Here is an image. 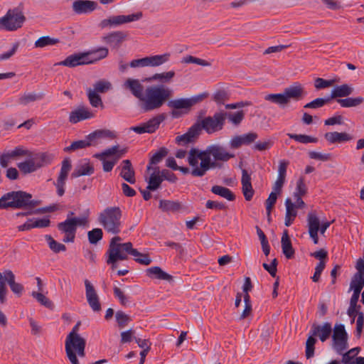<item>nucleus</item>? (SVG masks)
I'll use <instances>...</instances> for the list:
<instances>
[{
  "label": "nucleus",
  "mask_w": 364,
  "mask_h": 364,
  "mask_svg": "<svg viewBox=\"0 0 364 364\" xmlns=\"http://www.w3.org/2000/svg\"><path fill=\"white\" fill-rule=\"evenodd\" d=\"M123 86L139 100V103L141 102L144 96V86L138 79L128 78L124 82Z\"/></svg>",
  "instance_id": "nucleus-17"
},
{
  "label": "nucleus",
  "mask_w": 364,
  "mask_h": 364,
  "mask_svg": "<svg viewBox=\"0 0 364 364\" xmlns=\"http://www.w3.org/2000/svg\"><path fill=\"white\" fill-rule=\"evenodd\" d=\"M71 218H67L65 221L58 224V230L65 234L63 242H73L75 241L77 228Z\"/></svg>",
  "instance_id": "nucleus-14"
},
{
  "label": "nucleus",
  "mask_w": 364,
  "mask_h": 364,
  "mask_svg": "<svg viewBox=\"0 0 364 364\" xmlns=\"http://www.w3.org/2000/svg\"><path fill=\"white\" fill-rule=\"evenodd\" d=\"M175 76L174 71H168L162 73H156L150 78V80H159L163 82H168Z\"/></svg>",
  "instance_id": "nucleus-56"
},
{
  "label": "nucleus",
  "mask_w": 364,
  "mask_h": 364,
  "mask_svg": "<svg viewBox=\"0 0 364 364\" xmlns=\"http://www.w3.org/2000/svg\"><path fill=\"white\" fill-rule=\"evenodd\" d=\"M93 87L94 90L92 91L97 93H105L112 88V84L109 81L102 80L96 82Z\"/></svg>",
  "instance_id": "nucleus-55"
},
{
  "label": "nucleus",
  "mask_w": 364,
  "mask_h": 364,
  "mask_svg": "<svg viewBox=\"0 0 364 364\" xmlns=\"http://www.w3.org/2000/svg\"><path fill=\"white\" fill-rule=\"evenodd\" d=\"M307 225L309 232H318L320 220L315 212H311L308 213Z\"/></svg>",
  "instance_id": "nucleus-40"
},
{
  "label": "nucleus",
  "mask_w": 364,
  "mask_h": 364,
  "mask_svg": "<svg viewBox=\"0 0 364 364\" xmlns=\"http://www.w3.org/2000/svg\"><path fill=\"white\" fill-rule=\"evenodd\" d=\"M208 93L203 92L190 98H178L168 100L167 106L171 109L170 114L172 118L178 119L187 113L195 105L202 102L208 97Z\"/></svg>",
  "instance_id": "nucleus-7"
},
{
  "label": "nucleus",
  "mask_w": 364,
  "mask_h": 364,
  "mask_svg": "<svg viewBox=\"0 0 364 364\" xmlns=\"http://www.w3.org/2000/svg\"><path fill=\"white\" fill-rule=\"evenodd\" d=\"M127 152V148H123L119 149V145H114L110 148H108L101 153L95 154V157L98 159H104L106 157L114 156V159L118 161Z\"/></svg>",
  "instance_id": "nucleus-23"
},
{
  "label": "nucleus",
  "mask_w": 364,
  "mask_h": 364,
  "mask_svg": "<svg viewBox=\"0 0 364 364\" xmlns=\"http://www.w3.org/2000/svg\"><path fill=\"white\" fill-rule=\"evenodd\" d=\"M94 173V167L88 163L82 164L75 168L72 173V178H77L82 176H90Z\"/></svg>",
  "instance_id": "nucleus-36"
},
{
  "label": "nucleus",
  "mask_w": 364,
  "mask_h": 364,
  "mask_svg": "<svg viewBox=\"0 0 364 364\" xmlns=\"http://www.w3.org/2000/svg\"><path fill=\"white\" fill-rule=\"evenodd\" d=\"M173 91L163 85L148 86L139 105L144 112L160 109L172 97Z\"/></svg>",
  "instance_id": "nucleus-2"
},
{
  "label": "nucleus",
  "mask_w": 364,
  "mask_h": 364,
  "mask_svg": "<svg viewBox=\"0 0 364 364\" xmlns=\"http://www.w3.org/2000/svg\"><path fill=\"white\" fill-rule=\"evenodd\" d=\"M45 237L50 249L53 252L59 253L60 252H65L66 250V247L65 245L57 242L50 235H47Z\"/></svg>",
  "instance_id": "nucleus-46"
},
{
  "label": "nucleus",
  "mask_w": 364,
  "mask_h": 364,
  "mask_svg": "<svg viewBox=\"0 0 364 364\" xmlns=\"http://www.w3.org/2000/svg\"><path fill=\"white\" fill-rule=\"evenodd\" d=\"M166 116L165 113H161L153 117L147 122H144L146 130V133H154L159 128L161 123L166 119Z\"/></svg>",
  "instance_id": "nucleus-27"
},
{
  "label": "nucleus",
  "mask_w": 364,
  "mask_h": 364,
  "mask_svg": "<svg viewBox=\"0 0 364 364\" xmlns=\"http://www.w3.org/2000/svg\"><path fill=\"white\" fill-rule=\"evenodd\" d=\"M168 154V150L165 147H161L156 152L150 159L149 165L147 166V169L151 168V165L157 164L162 161V159Z\"/></svg>",
  "instance_id": "nucleus-49"
},
{
  "label": "nucleus",
  "mask_w": 364,
  "mask_h": 364,
  "mask_svg": "<svg viewBox=\"0 0 364 364\" xmlns=\"http://www.w3.org/2000/svg\"><path fill=\"white\" fill-rule=\"evenodd\" d=\"M242 191L246 200L250 201L253 196L255 191L251 183V175L246 169H242Z\"/></svg>",
  "instance_id": "nucleus-19"
},
{
  "label": "nucleus",
  "mask_w": 364,
  "mask_h": 364,
  "mask_svg": "<svg viewBox=\"0 0 364 364\" xmlns=\"http://www.w3.org/2000/svg\"><path fill=\"white\" fill-rule=\"evenodd\" d=\"M180 208L181 205L178 202L168 200H161L159 201V208H161L163 211L176 212Z\"/></svg>",
  "instance_id": "nucleus-41"
},
{
  "label": "nucleus",
  "mask_w": 364,
  "mask_h": 364,
  "mask_svg": "<svg viewBox=\"0 0 364 364\" xmlns=\"http://www.w3.org/2000/svg\"><path fill=\"white\" fill-rule=\"evenodd\" d=\"M44 97V93H34V92H28L24 93L21 97L18 99V102L21 105H26L30 102H35L37 100H41Z\"/></svg>",
  "instance_id": "nucleus-38"
},
{
  "label": "nucleus",
  "mask_w": 364,
  "mask_h": 364,
  "mask_svg": "<svg viewBox=\"0 0 364 364\" xmlns=\"http://www.w3.org/2000/svg\"><path fill=\"white\" fill-rule=\"evenodd\" d=\"M122 211L119 207H107L97 217L99 224L110 235H117L121 232Z\"/></svg>",
  "instance_id": "nucleus-5"
},
{
  "label": "nucleus",
  "mask_w": 364,
  "mask_h": 364,
  "mask_svg": "<svg viewBox=\"0 0 364 364\" xmlns=\"http://www.w3.org/2000/svg\"><path fill=\"white\" fill-rule=\"evenodd\" d=\"M229 98L230 94L225 90H218L213 96L214 101L218 104H224Z\"/></svg>",
  "instance_id": "nucleus-64"
},
{
  "label": "nucleus",
  "mask_w": 364,
  "mask_h": 364,
  "mask_svg": "<svg viewBox=\"0 0 364 364\" xmlns=\"http://www.w3.org/2000/svg\"><path fill=\"white\" fill-rule=\"evenodd\" d=\"M75 342L70 343L71 348L77 352V354L80 357L85 356V340L78 339Z\"/></svg>",
  "instance_id": "nucleus-62"
},
{
  "label": "nucleus",
  "mask_w": 364,
  "mask_h": 364,
  "mask_svg": "<svg viewBox=\"0 0 364 364\" xmlns=\"http://www.w3.org/2000/svg\"><path fill=\"white\" fill-rule=\"evenodd\" d=\"M119 176L131 184H134L136 182L135 171L130 160L126 159L122 161Z\"/></svg>",
  "instance_id": "nucleus-25"
},
{
  "label": "nucleus",
  "mask_w": 364,
  "mask_h": 364,
  "mask_svg": "<svg viewBox=\"0 0 364 364\" xmlns=\"http://www.w3.org/2000/svg\"><path fill=\"white\" fill-rule=\"evenodd\" d=\"M87 64H89V61H87V54L85 53H82L70 55L68 56L64 60L60 61L55 65L74 68L78 65Z\"/></svg>",
  "instance_id": "nucleus-18"
},
{
  "label": "nucleus",
  "mask_w": 364,
  "mask_h": 364,
  "mask_svg": "<svg viewBox=\"0 0 364 364\" xmlns=\"http://www.w3.org/2000/svg\"><path fill=\"white\" fill-rule=\"evenodd\" d=\"M330 100H331L330 97H327V98L318 97V98H316V99L314 100L313 101L306 104L304 107L306 108V109H318V108H320V107H322L323 106H324L326 104L329 102Z\"/></svg>",
  "instance_id": "nucleus-57"
},
{
  "label": "nucleus",
  "mask_w": 364,
  "mask_h": 364,
  "mask_svg": "<svg viewBox=\"0 0 364 364\" xmlns=\"http://www.w3.org/2000/svg\"><path fill=\"white\" fill-rule=\"evenodd\" d=\"M84 283L85 287V296L90 307L95 312L100 311L102 309L101 304L94 286L88 279H85Z\"/></svg>",
  "instance_id": "nucleus-13"
},
{
  "label": "nucleus",
  "mask_w": 364,
  "mask_h": 364,
  "mask_svg": "<svg viewBox=\"0 0 364 364\" xmlns=\"http://www.w3.org/2000/svg\"><path fill=\"white\" fill-rule=\"evenodd\" d=\"M32 296L35 298L41 305L51 309L53 306L52 301L41 292L33 291Z\"/></svg>",
  "instance_id": "nucleus-61"
},
{
  "label": "nucleus",
  "mask_w": 364,
  "mask_h": 364,
  "mask_svg": "<svg viewBox=\"0 0 364 364\" xmlns=\"http://www.w3.org/2000/svg\"><path fill=\"white\" fill-rule=\"evenodd\" d=\"M211 192L227 199L229 201H233L235 200V194L226 187L215 185L211 188Z\"/></svg>",
  "instance_id": "nucleus-34"
},
{
  "label": "nucleus",
  "mask_w": 364,
  "mask_h": 364,
  "mask_svg": "<svg viewBox=\"0 0 364 364\" xmlns=\"http://www.w3.org/2000/svg\"><path fill=\"white\" fill-rule=\"evenodd\" d=\"M331 333V324L328 322H326L323 325L314 323L311 326L309 334L314 338L318 336L321 342H325L330 337Z\"/></svg>",
  "instance_id": "nucleus-16"
},
{
  "label": "nucleus",
  "mask_w": 364,
  "mask_h": 364,
  "mask_svg": "<svg viewBox=\"0 0 364 364\" xmlns=\"http://www.w3.org/2000/svg\"><path fill=\"white\" fill-rule=\"evenodd\" d=\"M149 277L154 276L156 279L170 281L172 276L164 272L159 267H152L146 269Z\"/></svg>",
  "instance_id": "nucleus-37"
},
{
  "label": "nucleus",
  "mask_w": 364,
  "mask_h": 364,
  "mask_svg": "<svg viewBox=\"0 0 364 364\" xmlns=\"http://www.w3.org/2000/svg\"><path fill=\"white\" fill-rule=\"evenodd\" d=\"M35 159L38 160L36 164L39 168L42 166L50 164L53 159V156L47 153H41L37 155Z\"/></svg>",
  "instance_id": "nucleus-59"
},
{
  "label": "nucleus",
  "mask_w": 364,
  "mask_h": 364,
  "mask_svg": "<svg viewBox=\"0 0 364 364\" xmlns=\"http://www.w3.org/2000/svg\"><path fill=\"white\" fill-rule=\"evenodd\" d=\"M40 201L32 199V195L23 191H13L0 198V209L33 208Z\"/></svg>",
  "instance_id": "nucleus-4"
},
{
  "label": "nucleus",
  "mask_w": 364,
  "mask_h": 364,
  "mask_svg": "<svg viewBox=\"0 0 364 364\" xmlns=\"http://www.w3.org/2000/svg\"><path fill=\"white\" fill-rule=\"evenodd\" d=\"M226 112L221 111L198 120L195 124L198 126L200 133L203 129L208 134H213L224 128Z\"/></svg>",
  "instance_id": "nucleus-9"
},
{
  "label": "nucleus",
  "mask_w": 364,
  "mask_h": 364,
  "mask_svg": "<svg viewBox=\"0 0 364 364\" xmlns=\"http://www.w3.org/2000/svg\"><path fill=\"white\" fill-rule=\"evenodd\" d=\"M353 92V88L348 85L343 84L336 86L331 92V99L345 97L350 95Z\"/></svg>",
  "instance_id": "nucleus-32"
},
{
  "label": "nucleus",
  "mask_w": 364,
  "mask_h": 364,
  "mask_svg": "<svg viewBox=\"0 0 364 364\" xmlns=\"http://www.w3.org/2000/svg\"><path fill=\"white\" fill-rule=\"evenodd\" d=\"M87 92L89 102L93 107H103L102 98L98 93L92 91L90 88L87 89Z\"/></svg>",
  "instance_id": "nucleus-48"
},
{
  "label": "nucleus",
  "mask_w": 364,
  "mask_h": 364,
  "mask_svg": "<svg viewBox=\"0 0 364 364\" xmlns=\"http://www.w3.org/2000/svg\"><path fill=\"white\" fill-rule=\"evenodd\" d=\"M94 113L88 108L80 107L70 114L69 120L73 124H76L82 120L92 118Z\"/></svg>",
  "instance_id": "nucleus-24"
},
{
  "label": "nucleus",
  "mask_w": 364,
  "mask_h": 364,
  "mask_svg": "<svg viewBox=\"0 0 364 364\" xmlns=\"http://www.w3.org/2000/svg\"><path fill=\"white\" fill-rule=\"evenodd\" d=\"M325 139L331 144L342 143L353 139V136L346 132H327L324 135Z\"/></svg>",
  "instance_id": "nucleus-28"
},
{
  "label": "nucleus",
  "mask_w": 364,
  "mask_h": 364,
  "mask_svg": "<svg viewBox=\"0 0 364 364\" xmlns=\"http://www.w3.org/2000/svg\"><path fill=\"white\" fill-rule=\"evenodd\" d=\"M22 4L18 6L10 9L6 14L0 18V30L14 31L21 28L26 21Z\"/></svg>",
  "instance_id": "nucleus-8"
},
{
  "label": "nucleus",
  "mask_w": 364,
  "mask_h": 364,
  "mask_svg": "<svg viewBox=\"0 0 364 364\" xmlns=\"http://www.w3.org/2000/svg\"><path fill=\"white\" fill-rule=\"evenodd\" d=\"M245 117V112L243 110L237 111L236 112H226V119L234 125H239Z\"/></svg>",
  "instance_id": "nucleus-52"
},
{
  "label": "nucleus",
  "mask_w": 364,
  "mask_h": 364,
  "mask_svg": "<svg viewBox=\"0 0 364 364\" xmlns=\"http://www.w3.org/2000/svg\"><path fill=\"white\" fill-rule=\"evenodd\" d=\"M200 134L198 126L193 124L186 133L176 136V142L179 145H186L193 142Z\"/></svg>",
  "instance_id": "nucleus-22"
},
{
  "label": "nucleus",
  "mask_w": 364,
  "mask_h": 364,
  "mask_svg": "<svg viewBox=\"0 0 364 364\" xmlns=\"http://www.w3.org/2000/svg\"><path fill=\"white\" fill-rule=\"evenodd\" d=\"M306 186L304 183V179L302 178H300L296 182V188L295 192L294 193V198H301L306 193Z\"/></svg>",
  "instance_id": "nucleus-63"
},
{
  "label": "nucleus",
  "mask_w": 364,
  "mask_h": 364,
  "mask_svg": "<svg viewBox=\"0 0 364 364\" xmlns=\"http://www.w3.org/2000/svg\"><path fill=\"white\" fill-rule=\"evenodd\" d=\"M6 282L9 285L11 290L18 296L21 295L23 291V286L15 282V275L11 270L6 269L3 273L0 272V302L1 304L5 301L7 291Z\"/></svg>",
  "instance_id": "nucleus-10"
},
{
  "label": "nucleus",
  "mask_w": 364,
  "mask_h": 364,
  "mask_svg": "<svg viewBox=\"0 0 364 364\" xmlns=\"http://www.w3.org/2000/svg\"><path fill=\"white\" fill-rule=\"evenodd\" d=\"M171 54L168 53H164L162 55H155L147 56L148 67H157L160 66L170 59Z\"/></svg>",
  "instance_id": "nucleus-33"
},
{
  "label": "nucleus",
  "mask_w": 364,
  "mask_h": 364,
  "mask_svg": "<svg viewBox=\"0 0 364 364\" xmlns=\"http://www.w3.org/2000/svg\"><path fill=\"white\" fill-rule=\"evenodd\" d=\"M72 168L71 161L69 159H65L62 161L60 171L55 181L53 182L56 188L58 196H63L65 193V186L69 172Z\"/></svg>",
  "instance_id": "nucleus-12"
},
{
  "label": "nucleus",
  "mask_w": 364,
  "mask_h": 364,
  "mask_svg": "<svg viewBox=\"0 0 364 364\" xmlns=\"http://www.w3.org/2000/svg\"><path fill=\"white\" fill-rule=\"evenodd\" d=\"M58 38H50L48 36H45L39 38L36 42H35V47L36 48H44L46 46H53L59 43Z\"/></svg>",
  "instance_id": "nucleus-47"
},
{
  "label": "nucleus",
  "mask_w": 364,
  "mask_h": 364,
  "mask_svg": "<svg viewBox=\"0 0 364 364\" xmlns=\"http://www.w3.org/2000/svg\"><path fill=\"white\" fill-rule=\"evenodd\" d=\"M102 137L114 139L116 137V134L113 132L108 129H100L96 130L87 135V139L92 140V141L97 138Z\"/></svg>",
  "instance_id": "nucleus-44"
},
{
  "label": "nucleus",
  "mask_w": 364,
  "mask_h": 364,
  "mask_svg": "<svg viewBox=\"0 0 364 364\" xmlns=\"http://www.w3.org/2000/svg\"><path fill=\"white\" fill-rule=\"evenodd\" d=\"M18 167L23 173H30L36 171L38 167L33 159L26 160L18 164Z\"/></svg>",
  "instance_id": "nucleus-43"
},
{
  "label": "nucleus",
  "mask_w": 364,
  "mask_h": 364,
  "mask_svg": "<svg viewBox=\"0 0 364 364\" xmlns=\"http://www.w3.org/2000/svg\"><path fill=\"white\" fill-rule=\"evenodd\" d=\"M332 338L333 349L338 354H342L348 347V334L343 324L335 325Z\"/></svg>",
  "instance_id": "nucleus-11"
},
{
  "label": "nucleus",
  "mask_w": 364,
  "mask_h": 364,
  "mask_svg": "<svg viewBox=\"0 0 364 364\" xmlns=\"http://www.w3.org/2000/svg\"><path fill=\"white\" fill-rule=\"evenodd\" d=\"M156 170H157V173L154 171L151 174L146 187V189L152 191L157 190L163 182V178L160 175L159 168H155Z\"/></svg>",
  "instance_id": "nucleus-35"
},
{
  "label": "nucleus",
  "mask_w": 364,
  "mask_h": 364,
  "mask_svg": "<svg viewBox=\"0 0 364 364\" xmlns=\"http://www.w3.org/2000/svg\"><path fill=\"white\" fill-rule=\"evenodd\" d=\"M181 63L186 64L194 63L205 67L210 65V64L208 61L192 55H186L183 57L181 60Z\"/></svg>",
  "instance_id": "nucleus-60"
},
{
  "label": "nucleus",
  "mask_w": 364,
  "mask_h": 364,
  "mask_svg": "<svg viewBox=\"0 0 364 364\" xmlns=\"http://www.w3.org/2000/svg\"><path fill=\"white\" fill-rule=\"evenodd\" d=\"M317 340L316 338L309 334L306 341V357L307 359L313 358L314 355L315 350V344Z\"/></svg>",
  "instance_id": "nucleus-50"
},
{
  "label": "nucleus",
  "mask_w": 364,
  "mask_h": 364,
  "mask_svg": "<svg viewBox=\"0 0 364 364\" xmlns=\"http://www.w3.org/2000/svg\"><path fill=\"white\" fill-rule=\"evenodd\" d=\"M85 53L87 54V61L91 64L105 58L108 55L109 50L105 47H100Z\"/></svg>",
  "instance_id": "nucleus-30"
},
{
  "label": "nucleus",
  "mask_w": 364,
  "mask_h": 364,
  "mask_svg": "<svg viewBox=\"0 0 364 364\" xmlns=\"http://www.w3.org/2000/svg\"><path fill=\"white\" fill-rule=\"evenodd\" d=\"M350 289H353V293L350 299L349 307L355 308L356 304H358L360 291L363 289V287L350 284Z\"/></svg>",
  "instance_id": "nucleus-54"
},
{
  "label": "nucleus",
  "mask_w": 364,
  "mask_h": 364,
  "mask_svg": "<svg viewBox=\"0 0 364 364\" xmlns=\"http://www.w3.org/2000/svg\"><path fill=\"white\" fill-rule=\"evenodd\" d=\"M355 268L356 272L353 274L350 284L360 287H364V262L363 259H357Z\"/></svg>",
  "instance_id": "nucleus-26"
},
{
  "label": "nucleus",
  "mask_w": 364,
  "mask_h": 364,
  "mask_svg": "<svg viewBox=\"0 0 364 364\" xmlns=\"http://www.w3.org/2000/svg\"><path fill=\"white\" fill-rule=\"evenodd\" d=\"M306 95L304 87L299 83H295L284 90L282 93L268 94L264 96L266 101L271 102L280 107H284L290 100L299 101L303 99Z\"/></svg>",
  "instance_id": "nucleus-6"
},
{
  "label": "nucleus",
  "mask_w": 364,
  "mask_h": 364,
  "mask_svg": "<svg viewBox=\"0 0 364 364\" xmlns=\"http://www.w3.org/2000/svg\"><path fill=\"white\" fill-rule=\"evenodd\" d=\"M277 195H278V193L272 191L269 194L268 198L265 201L267 215L269 221L270 220V215H271L272 208L274 207V204L277 202Z\"/></svg>",
  "instance_id": "nucleus-58"
},
{
  "label": "nucleus",
  "mask_w": 364,
  "mask_h": 364,
  "mask_svg": "<svg viewBox=\"0 0 364 364\" xmlns=\"http://www.w3.org/2000/svg\"><path fill=\"white\" fill-rule=\"evenodd\" d=\"M127 38V34L123 31H114L102 36L103 42L109 46L117 48Z\"/></svg>",
  "instance_id": "nucleus-20"
},
{
  "label": "nucleus",
  "mask_w": 364,
  "mask_h": 364,
  "mask_svg": "<svg viewBox=\"0 0 364 364\" xmlns=\"http://www.w3.org/2000/svg\"><path fill=\"white\" fill-rule=\"evenodd\" d=\"M336 101L342 107H353L361 105L364 102V98L362 97H347L345 99H337Z\"/></svg>",
  "instance_id": "nucleus-39"
},
{
  "label": "nucleus",
  "mask_w": 364,
  "mask_h": 364,
  "mask_svg": "<svg viewBox=\"0 0 364 364\" xmlns=\"http://www.w3.org/2000/svg\"><path fill=\"white\" fill-rule=\"evenodd\" d=\"M142 17L141 12L132 14L131 15H119L111 16L112 24L113 26H119L124 23L139 20Z\"/></svg>",
  "instance_id": "nucleus-29"
},
{
  "label": "nucleus",
  "mask_w": 364,
  "mask_h": 364,
  "mask_svg": "<svg viewBox=\"0 0 364 364\" xmlns=\"http://www.w3.org/2000/svg\"><path fill=\"white\" fill-rule=\"evenodd\" d=\"M97 4L93 1L77 0L73 2V9L78 14L90 13L97 9Z\"/></svg>",
  "instance_id": "nucleus-21"
},
{
  "label": "nucleus",
  "mask_w": 364,
  "mask_h": 364,
  "mask_svg": "<svg viewBox=\"0 0 364 364\" xmlns=\"http://www.w3.org/2000/svg\"><path fill=\"white\" fill-rule=\"evenodd\" d=\"M258 138L256 132H249L242 135L235 136L230 141V146L232 149H238L242 145H250Z\"/></svg>",
  "instance_id": "nucleus-15"
},
{
  "label": "nucleus",
  "mask_w": 364,
  "mask_h": 364,
  "mask_svg": "<svg viewBox=\"0 0 364 364\" xmlns=\"http://www.w3.org/2000/svg\"><path fill=\"white\" fill-rule=\"evenodd\" d=\"M103 231L100 228H94L87 232L88 241L92 245H96L102 239Z\"/></svg>",
  "instance_id": "nucleus-51"
},
{
  "label": "nucleus",
  "mask_w": 364,
  "mask_h": 364,
  "mask_svg": "<svg viewBox=\"0 0 364 364\" xmlns=\"http://www.w3.org/2000/svg\"><path fill=\"white\" fill-rule=\"evenodd\" d=\"M287 136L301 144L317 143L318 139L306 134H296L288 133Z\"/></svg>",
  "instance_id": "nucleus-45"
},
{
  "label": "nucleus",
  "mask_w": 364,
  "mask_h": 364,
  "mask_svg": "<svg viewBox=\"0 0 364 364\" xmlns=\"http://www.w3.org/2000/svg\"><path fill=\"white\" fill-rule=\"evenodd\" d=\"M282 252L287 259H291L294 255V250L289 237L288 230H284L281 240Z\"/></svg>",
  "instance_id": "nucleus-31"
},
{
  "label": "nucleus",
  "mask_w": 364,
  "mask_h": 364,
  "mask_svg": "<svg viewBox=\"0 0 364 364\" xmlns=\"http://www.w3.org/2000/svg\"><path fill=\"white\" fill-rule=\"evenodd\" d=\"M92 140H90V139H87V136H86V139L84 140H79L73 141L70 146L65 147L64 151L68 152L71 151H75L80 149H83L88 147L92 145Z\"/></svg>",
  "instance_id": "nucleus-42"
},
{
  "label": "nucleus",
  "mask_w": 364,
  "mask_h": 364,
  "mask_svg": "<svg viewBox=\"0 0 364 364\" xmlns=\"http://www.w3.org/2000/svg\"><path fill=\"white\" fill-rule=\"evenodd\" d=\"M116 321L119 328H123L132 321L131 317L122 311H117Z\"/></svg>",
  "instance_id": "nucleus-53"
},
{
  "label": "nucleus",
  "mask_w": 364,
  "mask_h": 364,
  "mask_svg": "<svg viewBox=\"0 0 364 364\" xmlns=\"http://www.w3.org/2000/svg\"><path fill=\"white\" fill-rule=\"evenodd\" d=\"M120 241H122V238L119 236L115 235L112 237L106 252L107 255L106 262L107 264H111L112 269L117 267L116 263L118 260L127 259V254L132 256H136L139 254L136 249L133 248L132 242L119 243Z\"/></svg>",
  "instance_id": "nucleus-3"
},
{
  "label": "nucleus",
  "mask_w": 364,
  "mask_h": 364,
  "mask_svg": "<svg viewBox=\"0 0 364 364\" xmlns=\"http://www.w3.org/2000/svg\"><path fill=\"white\" fill-rule=\"evenodd\" d=\"M234 157V154L228 152L220 144L209 145L204 150L192 148L187 157L191 170L179 166L178 170L183 174L191 173L194 177H203L210 169L221 168L223 164L220 162H227Z\"/></svg>",
  "instance_id": "nucleus-1"
}]
</instances>
